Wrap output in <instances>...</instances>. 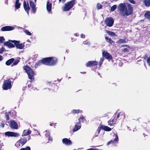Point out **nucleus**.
<instances>
[{
    "label": "nucleus",
    "mask_w": 150,
    "mask_h": 150,
    "mask_svg": "<svg viewBox=\"0 0 150 150\" xmlns=\"http://www.w3.org/2000/svg\"><path fill=\"white\" fill-rule=\"evenodd\" d=\"M125 117V114L122 112H120L118 114L116 117L117 118H120V119H124Z\"/></svg>",
    "instance_id": "obj_20"
},
{
    "label": "nucleus",
    "mask_w": 150,
    "mask_h": 150,
    "mask_svg": "<svg viewBox=\"0 0 150 150\" xmlns=\"http://www.w3.org/2000/svg\"><path fill=\"white\" fill-rule=\"evenodd\" d=\"M127 42L126 40L125 39H120L117 42L118 44L124 43Z\"/></svg>",
    "instance_id": "obj_32"
},
{
    "label": "nucleus",
    "mask_w": 150,
    "mask_h": 150,
    "mask_svg": "<svg viewBox=\"0 0 150 150\" xmlns=\"http://www.w3.org/2000/svg\"><path fill=\"white\" fill-rule=\"evenodd\" d=\"M145 17L150 21V11H146L144 14Z\"/></svg>",
    "instance_id": "obj_27"
},
{
    "label": "nucleus",
    "mask_w": 150,
    "mask_h": 150,
    "mask_svg": "<svg viewBox=\"0 0 150 150\" xmlns=\"http://www.w3.org/2000/svg\"><path fill=\"white\" fill-rule=\"evenodd\" d=\"M44 133L45 134L46 137H48V140L52 141V138H51L50 136V133L49 132H48L47 131H45L44 132Z\"/></svg>",
    "instance_id": "obj_24"
},
{
    "label": "nucleus",
    "mask_w": 150,
    "mask_h": 150,
    "mask_svg": "<svg viewBox=\"0 0 150 150\" xmlns=\"http://www.w3.org/2000/svg\"><path fill=\"white\" fill-rule=\"evenodd\" d=\"M102 129L101 127V126H99L96 131V137H97L98 136V135L99 134V133L101 130V129Z\"/></svg>",
    "instance_id": "obj_33"
},
{
    "label": "nucleus",
    "mask_w": 150,
    "mask_h": 150,
    "mask_svg": "<svg viewBox=\"0 0 150 150\" xmlns=\"http://www.w3.org/2000/svg\"><path fill=\"white\" fill-rule=\"evenodd\" d=\"M79 122L81 123V122L83 123H85L86 122V120L85 119L84 117H83L82 115H81L80 117L78 119Z\"/></svg>",
    "instance_id": "obj_28"
},
{
    "label": "nucleus",
    "mask_w": 150,
    "mask_h": 150,
    "mask_svg": "<svg viewBox=\"0 0 150 150\" xmlns=\"http://www.w3.org/2000/svg\"><path fill=\"white\" fill-rule=\"evenodd\" d=\"M116 113L114 115V117L113 118L111 119V120L112 122V123H113L114 125L117 122V119L116 117Z\"/></svg>",
    "instance_id": "obj_30"
},
{
    "label": "nucleus",
    "mask_w": 150,
    "mask_h": 150,
    "mask_svg": "<svg viewBox=\"0 0 150 150\" xmlns=\"http://www.w3.org/2000/svg\"><path fill=\"white\" fill-rule=\"evenodd\" d=\"M31 131L30 130H29L27 131L26 130H24L23 131L22 136H27L31 134Z\"/></svg>",
    "instance_id": "obj_22"
},
{
    "label": "nucleus",
    "mask_w": 150,
    "mask_h": 150,
    "mask_svg": "<svg viewBox=\"0 0 150 150\" xmlns=\"http://www.w3.org/2000/svg\"><path fill=\"white\" fill-rule=\"evenodd\" d=\"M81 111L79 110L73 109L71 111V113L74 114H78Z\"/></svg>",
    "instance_id": "obj_36"
},
{
    "label": "nucleus",
    "mask_w": 150,
    "mask_h": 150,
    "mask_svg": "<svg viewBox=\"0 0 150 150\" xmlns=\"http://www.w3.org/2000/svg\"><path fill=\"white\" fill-rule=\"evenodd\" d=\"M4 134L6 136L9 137H18L20 136V134L17 132H7L5 133Z\"/></svg>",
    "instance_id": "obj_10"
},
{
    "label": "nucleus",
    "mask_w": 150,
    "mask_h": 150,
    "mask_svg": "<svg viewBox=\"0 0 150 150\" xmlns=\"http://www.w3.org/2000/svg\"><path fill=\"white\" fill-rule=\"evenodd\" d=\"M108 125H110V126H112L114 125V124L113 123H112V122L111 120H110L108 121Z\"/></svg>",
    "instance_id": "obj_46"
},
{
    "label": "nucleus",
    "mask_w": 150,
    "mask_h": 150,
    "mask_svg": "<svg viewBox=\"0 0 150 150\" xmlns=\"http://www.w3.org/2000/svg\"><path fill=\"white\" fill-rule=\"evenodd\" d=\"M19 141L21 144H22L21 146H22L26 143L27 141V139L25 137L21 138Z\"/></svg>",
    "instance_id": "obj_23"
},
{
    "label": "nucleus",
    "mask_w": 150,
    "mask_h": 150,
    "mask_svg": "<svg viewBox=\"0 0 150 150\" xmlns=\"http://www.w3.org/2000/svg\"><path fill=\"white\" fill-rule=\"evenodd\" d=\"M76 0H72L64 4V6L62 7L63 11H67L70 9L75 4Z\"/></svg>",
    "instance_id": "obj_5"
},
{
    "label": "nucleus",
    "mask_w": 150,
    "mask_h": 150,
    "mask_svg": "<svg viewBox=\"0 0 150 150\" xmlns=\"http://www.w3.org/2000/svg\"><path fill=\"white\" fill-rule=\"evenodd\" d=\"M21 5V3H19V0H16L15 2V8L16 9H18Z\"/></svg>",
    "instance_id": "obj_29"
},
{
    "label": "nucleus",
    "mask_w": 150,
    "mask_h": 150,
    "mask_svg": "<svg viewBox=\"0 0 150 150\" xmlns=\"http://www.w3.org/2000/svg\"><path fill=\"white\" fill-rule=\"evenodd\" d=\"M45 58V65L53 66L55 65L57 63V59L55 57H49Z\"/></svg>",
    "instance_id": "obj_4"
},
{
    "label": "nucleus",
    "mask_w": 150,
    "mask_h": 150,
    "mask_svg": "<svg viewBox=\"0 0 150 150\" xmlns=\"http://www.w3.org/2000/svg\"><path fill=\"white\" fill-rule=\"evenodd\" d=\"M102 129L105 131H110L111 130V128L108 127L107 126L104 125H101Z\"/></svg>",
    "instance_id": "obj_26"
},
{
    "label": "nucleus",
    "mask_w": 150,
    "mask_h": 150,
    "mask_svg": "<svg viewBox=\"0 0 150 150\" xmlns=\"http://www.w3.org/2000/svg\"><path fill=\"white\" fill-rule=\"evenodd\" d=\"M22 29V28L14 25L13 26H6L2 27L1 30L2 31H9L14 30L15 28Z\"/></svg>",
    "instance_id": "obj_6"
},
{
    "label": "nucleus",
    "mask_w": 150,
    "mask_h": 150,
    "mask_svg": "<svg viewBox=\"0 0 150 150\" xmlns=\"http://www.w3.org/2000/svg\"><path fill=\"white\" fill-rule=\"evenodd\" d=\"M80 36H81V37L82 38H84L85 37V35L83 34H81Z\"/></svg>",
    "instance_id": "obj_53"
},
{
    "label": "nucleus",
    "mask_w": 150,
    "mask_h": 150,
    "mask_svg": "<svg viewBox=\"0 0 150 150\" xmlns=\"http://www.w3.org/2000/svg\"><path fill=\"white\" fill-rule=\"evenodd\" d=\"M71 40L72 42H73L74 41H75L76 40V39L73 38H72L71 39Z\"/></svg>",
    "instance_id": "obj_58"
},
{
    "label": "nucleus",
    "mask_w": 150,
    "mask_h": 150,
    "mask_svg": "<svg viewBox=\"0 0 150 150\" xmlns=\"http://www.w3.org/2000/svg\"><path fill=\"white\" fill-rule=\"evenodd\" d=\"M20 99H21V101H22L23 100V97H21V98Z\"/></svg>",
    "instance_id": "obj_64"
},
{
    "label": "nucleus",
    "mask_w": 150,
    "mask_h": 150,
    "mask_svg": "<svg viewBox=\"0 0 150 150\" xmlns=\"http://www.w3.org/2000/svg\"><path fill=\"white\" fill-rule=\"evenodd\" d=\"M45 58H43L41 60L38 61L37 63H36L35 64V67L36 68L38 67V66H40L42 64H45Z\"/></svg>",
    "instance_id": "obj_18"
},
{
    "label": "nucleus",
    "mask_w": 150,
    "mask_h": 150,
    "mask_svg": "<svg viewBox=\"0 0 150 150\" xmlns=\"http://www.w3.org/2000/svg\"><path fill=\"white\" fill-rule=\"evenodd\" d=\"M105 39L107 42L111 43V44H114L115 43L111 39L107 37H105Z\"/></svg>",
    "instance_id": "obj_31"
},
{
    "label": "nucleus",
    "mask_w": 150,
    "mask_h": 150,
    "mask_svg": "<svg viewBox=\"0 0 150 150\" xmlns=\"http://www.w3.org/2000/svg\"><path fill=\"white\" fill-rule=\"evenodd\" d=\"M66 1V0H62V3H64Z\"/></svg>",
    "instance_id": "obj_61"
},
{
    "label": "nucleus",
    "mask_w": 150,
    "mask_h": 150,
    "mask_svg": "<svg viewBox=\"0 0 150 150\" xmlns=\"http://www.w3.org/2000/svg\"><path fill=\"white\" fill-rule=\"evenodd\" d=\"M117 8L119 13L123 17H126L132 13L133 8L129 4L120 3Z\"/></svg>",
    "instance_id": "obj_1"
},
{
    "label": "nucleus",
    "mask_w": 150,
    "mask_h": 150,
    "mask_svg": "<svg viewBox=\"0 0 150 150\" xmlns=\"http://www.w3.org/2000/svg\"><path fill=\"white\" fill-rule=\"evenodd\" d=\"M28 140H29L30 139V136H29L28 137Z\"/></svg>",
    "instance_id": "obj_60"
},
{
    "label": "nucleus",
    "mask_w": 150,
    "mask_h": 150,
    "mask_svg": "<svg viewBox=\"0 0 150 150\" xmlns=\"http://www.w3.org/2000/svg\"><path fill=\"white\" fill-rule=\"evenodd\" d=\"M103 56L108 60H111L112 59V57L111 55L108 52L104 51L102 52Z\"/></svg>",
    "instance_id": "obj_14"
},
{
    "label": "nucleus",
    "mask_w": 150,
    "mask_h": 150,
    "mask_svg": "<svg viewBox=\"0 0 150 150\" xmlns=\"http://www.w3.org/2000/svg\"><path fill=\"white\" fill-rule=\"evenodd\" d=\"M3 59V57L1 55H0V62Z\"/></svg>",
    "instance_id": "obj_54"
},
{
    "label": "nucleus",
    "mask_w": 150,
    "mask_h": 150,
    "mask_svg": "<svg viewBox=\"0 0 150 150\" xmlns=\"http://www.w3.org/2000/svg\"><path fill=\"white\" fill-rule=\"evenodd\" d=\"M113 137L114 139L108 142L107 144V145H109L111 143H116L118 142V138L117 134H114Z\"/></svg>",
    "instance_id": "obj_12"
},
{
    "label": "nucleus",
    "mask_w": 150,
    "mask_h": 150,
    "mask_svg": "<svg viewBox=\"0 0 150 150\" xmlns=\"http://www.w3.org/2000/svg\"><path fill=\"white\" fill-rule=\"evenodd\" d=\"M9 40H9L8 41L5 42L4 43V45L6 46L9 48L14 47H15V45L11 43V42L9 41Z\"/></svg>",
    "instance_id": "obj_19"
},
{
    "label": "nucleus",
    "mask_w": 150,
    "mask_h": 150,
    "mask_svg": "<svg viewBox=\"0 0 150 150\" xmlns=\"http://www.w3.org/2000/svg\"><path fill=\"white\" fill-rule=\"evenodd\" d=\"M107 33L109 35L112 37L116 36V35L115 33L112 32L107 31Z\"/></svg>",
    "instance_id": "obj_35"
},
{
    "label": "nucleus",
    "mask_w": 150,
    "mask_h": 150,
    "mask_svg": "<svg viewBox=\"0 0 150 150\" xmlns=\"http://www.w3.org/2000/svg\"><path fill=\"white\" fill-rule=\"evenodd\" d=\"M102 7V5L100 4H97V8L98 9H100Z\"/></svg>",
    "instance_id": "obj_44"
},
{
    "label": "nucleus",
    "mask_w": 150,
    "mask_h": 150,
    "mask_svg": "<svg viewBox=\"0 0 150 150\" xmlns=\"http://www.w3.org/2000/svg\"><path fill=\"white\" fill-rule=\"evenodd\" d=\"M122 47H127L129 48V46L128 45H123L122 46Z\"/></svg>",
    "instance_id": "obj_55"
},
{
    "label": "nucleus",
    "mask_w": 150,
    "mask_h": 150,
    "mask_svg": "<svg viewBox=\"0 0 150 150\" xmlns=\"http://www.w3.org/2000/svg\"><path fill=\"white\" fill-rule=\"evenodd\" d=\"M11 112H8V114L7 113H5V118L7 120H9V117L8 116V114H11Z\"/></svg>",
    "instance_id": "obj_39"
},
{
    "label": "nucleus",
    "mask_w": 150,
    "mask_h": 150,
    "mask_svg": "<svg viewBox=\"0 0 150 150\" xmlns=\"http://www.w3.org/2000/svg\"><path fill=\"white\" fill-rule=\"evenodd\" d=\"M53 124H54L53 123H50V126H53Z\"/></svg>",
    "instance_id": "obj_62"
},
{
    "label": "nucleus",
    "mask_w": 150,
    "mask_h": 150,
    "mask_svg": "<svg viewBox=\"0 0 150 150\" xmlns=\"http://www.w3.org/2000/svg\"><path fill=\"white\" fill-rule=\"evenodd\" d=\"M83 44L85 45H89L90 43L87 40L83 42Z\"/></svg>",
    "instance_id": "obj_48"
},
{
    "label": "nucleus",
    "mask_w": 150,
    "mask_h": 150,
    "mask_svg": "<svg viewBox=\"0 0 150 150\" xmlns=\"http://www.w3.org/2000/svg\"><path fill=\"white\" fill-rule=\"evenodd\" d=\"M131 3H132L133 4H136V2L134 0H128Z\"/></svg>",
    "instance_id": "obj_49"
},
{
    "label": "nucleus",
    "mask_w": 150,
    "mask_h": 150,
    "mask_svg": "<svg viewBox=\"0 0 150 150\" xmlns=\"http://www.w3.org/2000/svg\"><path fill=\"white\" fill-rule=\"evenodd\" d=\"M23 69L27 74L29 79L31 80V82L34 79V73L33 71L27 65L23 66Z\"/></svg>",
    "instance_id": "obj_2"
},
{
    "label": "nucleus",
    "mask_w": 150,
    "mask_h": 150,
    "mask_svg": "<svg viewBox=\"0 0 150 150\" xmlns=\"http://www.w3.org/2000/svg\"><path fill=\"white\" fill-rule=\"evenodd\" d=\"M104 60L103 57L100 58L99 62H98L95 61H88L86 64V65L87 67H93V66H96L98 64L99 68L102 65V63Z\"/></svg>",
    "instance_id": "obj_3"
},
{
    "label": "nucleus",
    "mask_w": 150,
    "mask_h": 150,
    "mask_svg": "<svg viewBox=\"0 0 150 150\" xmlns=\"http://www.w3.org/2000/svg\"><path fill=\"white\" fill-rule=\"evenodd\" d=\"M81 124L80 122H76L75 124V127L73 129V131L75 132L79 129L81 127Z\"/></svg>",
    "instance_id": "obj_15"
},
{
    "label": "nucleus",
    "mask_w": 150,
    "mask_h": 150,
    "mask_svg": "<svg viewBox=\"0 0 150 150\" xmlns=\"http://www.w3.org/2000/svg\"><path fill=\"white\" fill-rule=\"evenodd\" d=\"M122 51L124 52H126L128 51V49L127 48H125L122 50Z\"/></svg>",
    "instance_id": "obj_51"
},
{
    "label": "nucleus",
    "mask_w": 150,
    "mask_h": 150,
    "mask_svg": "<svg viewBox=\"0 0 150 150\" xmlns=\"http://www.w3.org/2000/svg\"><path fill=\"white\" fill-rule=\"evenodd\" d=\"M9 41L12 43H14L17 49H22L25 47V43L20 44V41L9 40Z\"/></svg>",
    "instance_id": "obj_7"
},
{
    "label": "nucleus",
    "mask_w": 150,
    "mask_h": 150,
    "mask_svg": "<svg viewBox=\"0 0 150 150\" xmlns=\"http://www.w3.org/2000/svg\"><path fill=\"white\" fill-rule=\"evenodd\" d=\"M14 60V58H12L6 61V65L8 66L10 65L12 62H13Z\"/></svg>",
    "instance_id": "obj_25"
},
{
    "label": "nucleus",
    "mask_w": 150,
    "mask_h": 150,
    "mask_svg": "<svg viewBox=\"0 0 150 150\" xmlns=\"http://www.w3.org/2000/svg\"><path fill=\"white\" fill-rule=\"evenodd\" d=\"M62 144L67 146H69L72 144L71 141L69 139L67 138H63L62 140Z\"/></svg>",
    "instance_id": "obj_11"
},
{
    "label": "nucleus",
    "mask_w": 150,
    "mask_h": 150,
    "mask_svg": "<svg viewBox=\"0 0 150 150\" xmlns=\"http://www.w3.org/2000/svg\"><path fill=\"white\" fill-rule=\"evenodd\" d=\"M92 69H93V71H96V69H93V67H92Z\"/></svg>",
    "instance_id": "obj_63"
},
{
    "label": "nucleus",
    "mask_w": 150,
    "mask_h": 150,
    "mask_svg": "<svg viewBox=\"0 0 150 150\" xmlns=\"http://www.w3.org/2000/svg\"><path fill=\"white\" fill-rule=\"evenodd\" d=\"M29 2L30 6L32 9L33 12V13H35L36 11L35 5L34 4V2L31 0H30Z\"/></svg>",
    "instance_id": "obj_16"
},
{
    "label": "nucleus",
    "mask_w": 150,
    "mask_h": 150,
    "mask_svg": "<svg viewBox=\"0 0 150 150\" xmlns=\"http://www.w3.org/2000/svg\"><path fill=\"white\" fill-rule=\"evenodd\" d=\"M144 1L145 5L147 6H150V0H143Z\"/></svg>",
    "instance_id": "obj_34"
},
{
    "label": "nucleus",
    "mask_w": 150,
    "mask_h": 150,
    "mask_svg": "<svg viewBox=\"0 0 150 150\" xmlns=\"http://www.w3.org/2000/svg\"><path fill=\"white\" fill-rule=\"evenodd\" d=\"M0 127L3 128L4 127V124L3 122H1L0 123Z\"/></svg>",
    "instance_id": "obj_50"
},
{
    "label": "nucleus",
    "mask_w": 150,
    "mask_h": 150,
    "mask_svg": "<svg viewBox=\"0 0 150 150\" xmlns=\"http://www.w3.org/2000/svg\"><path fill=\"white\" fill-rule=\"evenodd\" d=\"M52 6V4L49 3V1H47V11L49 12H50L51 11Z\"/></svg>",
    "instance_id": "obj_21"
},
{
    "label": "nucleus",
    "mask_w": 150,
    "mask_h": 150,
    "mask_svg": "<svg viewBox=\"0 0 150 150\" xmlns=\"http://www.w3.org/2000/svg\"><path fill=\"white\" fill-rule=\"evenodd\" d=\"M38 54H35L33 56V58H36L37 57H38Z\"/></svg>",
    "instance_id": "obj_56"
},
{
    "label": "nucleus",
    "mask_w": 150,
    "mask_h": 150,
    "mask_svg": "<svg viewBox=\"0 0 150 150\" xmlns=\"http://www.w3.org/2000/svg\"><path fill=\"white\" fill-rule=\"evenodd\" d=\"M9 125L12 129H17L18 128L17 123L13 120H11L9 122Z\"/></svg>",
    "instance_id": "obj_13"
},
{
    "label": "nucleus",
    "mask_w": 150,
    "mask_h": 150,
    "mask_svg": "<svg viewBox=\"0 0 150 150\" xmlns=\"http://www.w3.org/2000/svg\"><path fill=\"white\" fill-rule=\"evenodd\" d=\"M5 50V49L3 47H2L0 49V54L2 53Z\"/></svg>",
    "instance_id": "obj_47"
},
{
    "label": "nucleus",
    "mask_w": 150,
    "mask_h": 150,
    "mask_svg": "<svg viewBox=\"0 0 150 150\" xmlns=\"http://www.w3.org/2000/svg\"><path fill=\"white\" fill-rule=\"evenodd\" d=\"M13 62V64L11 65V67H13L14 65H16L19 62V61L18 60H16L15 61H14Z\"/></svg>",
    "instance_id": "obj_38"
},
{
    "label": "nucleus",
    "mask_w": 150,
    "mask_h": 150,
    "mask_svg": "<svg viewBox=\"0 0 150 150\" xmlns=\"http://www.w3.org/2000/svg\"><path fill=\"white\" fill-rule=\"evenodd\" d=\"M11 81L10 79L5 80L3 85L2 87L4 90H7L11 87Z\"/></svg>",
    "instance_id": "obj_8"
},
{
    "label": "nucleus",
    "mask_w": 150,
    "mask_h": 150,
    "mask_svg": "<svg viewBox=\"0 0 150 150\" xmlns=\"http://www.w3.org/2000/svg\"><path fill=\"white\" fill-rule=\"evenodd\" d=\"M47 84L49 86H51L52 85V84L50 82H47Z\"/></svg>",
    "instance_id": "obj_52"
},
{
    "label": "nucleus",
    "mask_w": 150,
    "mask_h": 150,
    "mask_svg": "<svg viewBox=\"0 0 150 150\" xmlns=\"http://www.w3.org/2000/svg\"><path fill=\"white\" fill-rule=\"evenodd\" d=\"M147 62L148 65L150 67V56L147 58Z\"/></svg>",
    "instance_id": "obj_43"
},
{
    "label": "nucleus",
    "mask_w": 150,
    "mask_h": 150,
    "mask_svg": "<svg viewBox=\"0 0 150 150\" xmlns=\"http://www.w3.org/2000/svg\"><path fill=\"white\" fill-rule=\"evenodd\" d=\"M23 6L25 10L26 11L27 14H29V11L30 8L28 4H26L25 1L24 0L23 1Z\"/></svg>",
    "instance_id": "obj_17"
},
{
    "label": "nucleus",
    "mask_w": 150,
    "mask_h": 150,
    "mask_svg": "<svg viewBox=\"0 0 150 150\" xmlns=\"http://www.w3.org/2000/svg\"><path fill=\"white\" fill-rule=\"evenodd\" d=\"M91 150H99L98 149H93L91 148Z\"/></svg>",
    "instance_id": "obj_59"
},
{
    "label": "nucleus",
    "mask_w": 150,
    "mask_h": 150,
    "mask_svg": "<svg viewBox=\"0 0 150 150\" xmlns=\"http://www.w3.org/2000/svg\"><path fill=\"white\" fill-rule=\"evenodd\" d=\"M20 150H30V148L29 146H27L25 148H22Z\"/></svg>",
    "instance_id": "obj_42"
},
{
    "label": "nucleus",
    "mask_w": 150,
    "mask_h": 150,
    "mask_svg": "<svg viewBox=\"0 0 150 150\" xmlns=\"http://www.w3.org/2000/svg\"><path fill=\"white\" fill-rule=\"evenodd\" d=\"M74 35L76 36H78L79 35V34L78 33H76L74 34Z\"/></svg>",
    "instance_id": "obj_57"
},
{
    "label": "nucleus",
    "mask_w": 150,
    "mask_h": 150,
    "mask_svg": "<svg viewBox=\"0 0 150 150\" xmlns=\"http://www.w3.org/2000/svg\"><path fill=\"white\" fill-rule=\"evenodd\" d=\"M5 40V39L3 37H0V42L2 43Z\"/></svg>",
    "instance_id": "obj_45"
},
{
    "label": "nucleus",
    "mask_w": 150,
    "mask_h": 150,
    "mask_svg": "<svg viewBox=\"0 0 150 150\" xmlns=\"http://www.w3.org/2000/svg\"><path fill=\"white\" fill-rule=\"evenodd\" d=\"M21 143L19 141L17 142L15 144V146L17 148H19L21 146Z\"/></svg>",
    "instance_id": "obj_40"
},
{
    "label": "nucleus",
    "mask_w": 150,
    "mask_h": 150,
    "mask_svg": "<svg viewBox=\"0 0 150 150\" xmlns=\"http://www.w3.org/2000/svg\"><path fill=\"white\" fill-rule=\"evenodd\" d=\"M114 19L111 17L107 18L105 21L106 25L109 27H111L114 23Z\"/></svg>",
    "instance_id": "obj_9"
},
{
    "label": "nucleus",
    "mask_w": 150,
    "mask_h": 150,
    "mask_svg": "<svg viewBox=\"0 0 150 150\" xmlns=\"http://www.w3.org/2000/svg\"><path fill=\"white\" fill-rule=\"evenodd\" d=\"M27 35H31V33L27 30H25L23 31Z\"/></svg>",
    "instance_id": "obj_41"
},
{
    "label": "nucleus",
    "mask_w": 150,
    "mask_h": 150,
    "mask_svg": "<svg viewBox=\"0 0 150 150\" xmlns=\"http://www.w3.org/2000/svg\"><path fill=\"white\" fill-rule=\"evenodd\" d=\"M117 7L116 5H114L111 7L110 11L112 12L114 11L116 8Z\"/></svg>",
    "instance_id": "obj_37"
}]
</instances>
